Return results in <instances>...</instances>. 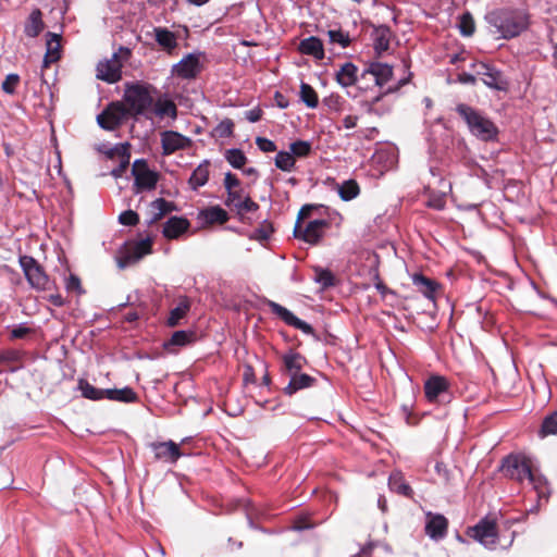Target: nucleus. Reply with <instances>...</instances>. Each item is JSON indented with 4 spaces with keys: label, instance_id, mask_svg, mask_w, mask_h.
<instances>
[{
    "label": "nucleus",
    "instance_id": "obj_19",
    "mask_svg": "<svg viewBox=\"0 0 557 557\" xmlns=\"http://www.w3.org/2000/svg\"><path fill=\"white\" fill-rule=\"evenodd\" d=\"M448 520L441 513H426L425 533L432 540H442L447 534Z\"/></svg>",
    "mask_w": 557,
    "mask_h": 557
},
{
    "label": "nucleus",
    "instance_id": "obj_24",
    "mask_svg": "<svg viewBox=\"0 0 557 557\" xmlns=\"http://www.w3.org/2000/svg\"><path fill=\"white\" fill-rule=\"evenodd\" d=\"M392 37V30L387 25H379L374 27L372 32L373 48L377 55L387 51L389 48V41Z\"/></svg>",
    "mask_w": 557,
    "mask_h": 557
},
{
    "label": "nucleus",
    "instance_id": "obj_6",
    "mask_svg": "<svg viewBox=\"0 0 557 557\" xmlns=\"http://www.w3.org/2000/svg\"><path fill=\"white\" fill-rule=\"evenodd\" d=\"M119 53H124L125 55L131 54V50L125 47H120L117 52L112 54L110 60L100 61L97 64V78L107 82L109 84H114L119 82L122 77V62L119 58Z\"/></svg>",
    "mask_w": 557,
    "mask_h": 557
},
{
    "label": "nucleus",
    "instance_id": "obj_52",
    "mask_svg": "<svg viewBox=\"0 0 557 557\" xmlns=\"http://www.w3.org/2000/svg\"><path fill=\"white\" fill-rule=\"evenodd\" d=\"M150 207L158 211L159 216H163L168 212L176 210V206L163 198H157L150 203Z\"/></svg>",
    "mask_w": 557,
    "mask_h": 557
},
{
    "label": "nucleus",
    "instance_id": "obj_60",
    "mask_svg": "<svg viewBox=\"0 0 557 557\" xmlns=\"http://www.w3.org/2000/svg\"><path fill=\"white\" fill-rule=\"evenodd\" d=\"M256 145L262 152H273L276 150V145L273 140L265 137H257Z\"/></svg>",
    "mask_w": 557,
    "mask_h": 557
},
{
    "label": "nucleus",
    "instance_id": "obj_36",
    "mask_svg": "<svg viewBox=\"0 0 557 557\" xmlns=\"http://www.w3.org/2000/svg\"><path fill=\"white\" fill-rule=\"evenodd\" d=\"M337 193L342 200L350 201L359 195L360 188L355 180H347L337 184Z\"/></svg>",
    "mask_w": 557,
    "mask_h": 557
},
{
    "label": "nucleus",
    "instance_id": "obj_35",
    "mask_svg": "<svg viewBox=\"0 0 557 557\" xmlns=\"http://www.w3.org/2000/svg\"><path fill=\"white\" fill-rule=\"evenodd\" d=\"M190 309V302L188 298L184 297L180 300L178 305L170 311V315L166 320V324L171 327L176 326L180 321L187 314Z\"/></svg>",
    "mask_w": 557,
    "mask_h": 557
},
{
    "label": "nucleus",
    "instance_id": "obj_46",
    "mask_svg": "<svg viewBox=\"0 0 557 557\" xmlns=\"http://www.w3.org/2000/svg\"><path fill=\"white\" fill-rule=\"evenodd\" d=\"M294 158H306L312 151V145L307 140H296L289 145Z\"/></svg>",
    "mask_w": 557,
    "mask_h": 557
},
{
    "label": "nucleus",
    "instance_id": "obj_11",
    "mask_svg": "<svg viewBox=\"0 0 557 557\" xmlns=\"http://www.w3.org/2000/svg\"><path fill=\"white\" fill-rule=\"evenodd\" d=\"M127 115L129 114L124 104L112 102L97 116V123L106 131H114Z\"/></svg>",
    "mask_w": 557,
    "mask_h": 557
},
{
    "label": "nucleus",
    "instance_id": "obj_33",
    "mask_svg": "<svg viewBox=\"0 0 557 557\" xmlns=\"http://www.w3.org/2000/svg\"><path fill=\"white\" fill-rule=\"evenodd\" d=\"M535 490L537 494L539 500L541 499H548L550 490L547 482V479L542 474H536L533 471H531V475L527 479Z\"/></svg>",
    "mask_w": 557,
    "mask_h": 557
},
{
    "label": "nucleus",
    "instance_id": "obj_9",
    "mask_svg": "<svg viewBox=\"0 0 557 557\" xmlns=\"http://www.w3.org/2000/svg\"><path fill=\"white\" fill-rule=\"evenodd\" d=\"M471 66L475 75L481 77L485 86L495 90H505L507 88V79L503 72L497 70L495 66L484 62L472 63Z\"/></svg>",
    "mask_w": 557,
    "mask_h": 557
},
{
    "label": "nucleus",
    "instance_id": "obj_54",
    "mask_svg": "<svg viewBox=\"0 0 557 557\" xmlns=\"http://www.w3.org/2000/svg\"><path fill=\"white\" fill-rule=\"evenodd\" d=\"M20 82V76L15 73L8 74L3 81L1 88L5 94L13 95L16 89V85Z\"/></svg>",
    "mask_w": 557,
    "mask_h": 557
},
{
    "label": "nucleus",
    "instance_id": "obj_28",
    "mask_svg": "<svg viewBox=\"0 0 557 557\" xmlns=\"http://www.w3.org/2000/svg\"><path fill=\"white\" fill-rule=\"evenodd\" d=\"M47 51L44 58V66L47 67L51 63L58 61L60 59V40L61 36L55 33L48 32L47 33Z\"/></svg>",
    "mask_w": 557,
    "mask_h": 557
},
{
    "label": "nucleus",
    "instance_id": "obj_38",
    "mask_svg": "<svg viewBox=\"0 0 557 557\" xmlns=\"http://www.w3.org/2000/svg\"><path fill=\"white\" fill-rule=\"evenodd\" d=\"M275 166L283 172H290L295 168L296 160L292 151L281 150L274 158Z\"/></svg>",
    "mask_w": 557,
    "mask_h": 557
},
{
    "label": "nucleus",
    "instance_id": "obj_20",
    "mask_svg": "<svg viewBox=\"0 0 557 557\" xmlns=\"http://www.w3.org/2000/svg\"><path fill=\"white\" fill-rule=\"evenodd\" d=\"M228 219V213L218 205L201 209L198 212V220L206 225L224 224Z\"/></svg>",
    "mask_w": 557,
    "mask_h": 557
},
{
    "label": "nucleus",
    "instance_id": "obj_30",
    "mask_svg": "<svg viewBox=\"0 0 557 557\" xmlns=\"http://www.w3.org/2000/svg\"><path fill=\"white\" fill-rule=\"evenodd\" d=\"M44 29L42 13L39 9L30 12L25 25L24 33L27 37L35 38Z\"/></svg>",
    "mask_w": 557,
    "mask_h": 557
},
{
    "label": "nucleus",
    "instance_id": "obj_25",
    "mask_svg": "<svg viewBox=\"0 0 557 557\" xmlns=\"http://www.w3.org/2000/svg\"><path fill=\"white\" fill-rule=\"evenodd\" d=\"M298 50L302 54L310 55L317 60L324 59L323 42L319 37L310 36L308 38L302 39L299 42Z\"/></svg>",
    "mask_w": 557,
    "mask_h": 557
},
{
    "label": "nucleus",
    "instance_id": "obj_55",
    "mask_svg": "<svg viewBox=\"0 0 557 557\" xmlns=\"http://www.w3.org/2000/svg\"><path fill=\"white\" fill-rule=\"evenodd\" d=\"M119 222L126 226H134L139 222V215L133 210H125L119 215Z\"/></svg>",
    "mask_w": 557,
    "mask_h": 557
},
{
    "label": "nucleus",
    "instance_id": "obj_62",
    "mask_svg": "<svg viewBox=\"0 0 557 557\" xmlns=\"http://www.w3.org/2000/svg\"><path fill=\"white\" fill-rule=\"evenodd\" d=\"M240 186V181L231 172H227L224 176V187L226 191L234 190Z\"/></svg>",
    "mask_w": 557,
    "mask_h": 557
},
{
    "label": "nucleus",
    "instance_id": "obj_39",
    "mask_svg": "<svg viewBox=\"0 0 557 557\" xmlns=\"http://www.w3.org/2000/svg\"><path fill=\"white\" fill-rule=\"evenodd\" d=\"M314 282L320 284L324 289L335 285V276L329 270L321 267H314Z\"/></svg>",
    "mask_w": 557,
    "mask_h": 557
},
{
    "label": "nucleus",
    "instance_id": "obj_10",
    "mask_svg": "<svg viewBox=\"0 0 557 557\" xmlns=\"http://www.w3.org/2000/svg\"><path fill=\"white\" fill-rule=\"evenodd\" d=\"M502 469L504 473L518 482H523L531 475L529 461L519 455H509L503 459Z\"/></svg>",
    "mask_w": 557,
    "mask_h": 557
},
{
    "label": "nucleus",
    "instance_id": "obj_21",
    "mask_svg": "<svg viewBox=\"0 0 557 557\" xmlns=\"http://www.w3.org/2000/svg\"><path fill=\"white\" fill-rule=\"evenodd\" d=\"M360 79L357 65L351 62L344 63L336 72V82L344 88L354 86Z\"/></svg>",
    "mask_w": 557,
    "mask_h": 557
},
{
    "label": "nucleus",
    "instance_id": "obj_59",
    "mask_svg": "<svg viewBox=\"0 0 557 557\" xmlns=\"http://www.w3.org/2000/svg\"><path fill=\"white\" fill-rule=\"evenodd\" d=\"M32 332V329L26 325V323H20L16 325H13L11 327V338L17 339V338H24Z\"/></svg>",
    "mask_w": 557,
    "mask_h": 557
},
{
    "label": "nucleus",
    "instance_id": "obj_57",
    "mask_svg": "<svg viewBox=\"0 0 557 557\" xmlns=\"http://www.w3.org/2000/svg\"><path fill=\"white\" fill-rule=\"evenodd\" d=\"M137 261H138V259L135 258V255L129 249H127L126 251L122 252L116 258L117 267L120 269H125V268L129 267L131 264H133V263H135Z\"/></svg>",
    "mask_w": 557,
    "mask_h": 557
},
{
    "label": "nucleus",
    "instance_id": "obj_53",
    "mask_svg": "<svg viewBox=\"0 0 557 557\" xmlns=\"http://www.w3.org/2000/svg\"><path fill=\"white\" fill-rule=\"evenodd\" d=\"M273 233L272 224L268 223L267 221H263L262 224L255 230L253 235L251 238L263 242L268 240Z\"/></svg>",
    "mask_w": 557,
    "mask_h": 557
},
{
    "label": "nucleus",
    "instance_id": "obj_45",
    "mask_svg": "<svg viewBox=\"0 0 557 557\" xmlns=\"http://www.w3.org/2000/svg\"><path fill=\"white\" fill-rule=\"evenodd\" d=\"M264 516H265V513H264L263 510H260V509L256 508L252 505H250V506H248L246 508V517H247V521H248L249 528L255 529V530H259V531L264 532V533H271L270 531H268L267 529H264L262 527H259L255 522L256 519L263 518Z\"/></svg>",
    "mask_w": 557,
    "mask_h": 557
},
{
    "label": "nucleus",
    "instance_id": "obj_27",
    "mask_svg": "<svg viewBox=\"0 0 557 557\" xmlns=\"http://www.w3.org/2000/svg\"><path fill=\"white\" fill-rule=\"evenodd\" d=\"M284 371L290 376L301 371L304 366L307 363L306 358L293 350L289 349L286 354L282 356Z\"/></svg>",
    "mask_w": 557,
    "mask_h": 557
},
{
    "label": "nucleus",
    "instance_id": "obj_1",
    "mask_svg": "<svg viewBox=\"0 0 557 557\" xmlns=\"http://www.w3.org/2000/svg\"><path fill=\"white\" fill-rule=\"evenodd\" d=\"M485 20L504 39L517 37L528 27V15L520 10H494L485 15Z\"/></svg>",
    "mask_w": 557,
    "mask_h": 557
},
{
    "label": "nucleus",
    "instance_id": "obj_64",
    "mask_svg": "<svg viewBox=\"0 0 557 557\" xmlns=\"http://www.w3.org/2000/svg\"><path fill=\"white\" fill-rule=\"evenodd\" d=\"M549 41L554 47V61L555 67L557 69V24L549 28Z\"/></svg>",
    "mask_w": 557,
    "mask_h": 557
},
{
    "label": "nucleus",
    "instance_id": "obj_12",
    "mask_svg": "<svg viewBox=\"0 0 557 557\" xmlns=\"http://www.w3.org/2000/svg\"><path fill=\"white\" fill-rule=\"evenodd\" d=\"M330 223L324 219H315L309 221L308 224L304 227L301 225H295L294 227V236L295 238L301 239L308 244L314 245L318 244L319 240L323 237L325 230L329 227Z\"/></svg>",
    "mask_w": 557,
    "mask_h": 557
},
{
    "label": "nucleus",
    "instance_id": "obj_43",
    "mask_svg": "<svg viewBox=\"0 0 557 557\" xmlns=\"http://www.w3.org/2000/svg\"><path fill=\"white\" fill-rule=\"evenodd\" d=\"M153 112L159 117H163V116L176 117V115H177L176 106L171 100L158 101L154 104Z\"/></svg>",
    "mask_w": 557,
    "mask_h": 557
},
{
    "label": "nucleus",
    "instance_id": "obj_32",
    "mask_svg": "<svg viewBox=\"0 0 557 557\" xmlns=\"http://www.w3.org/2000/svg\"><path fill=\"white\" fill-rule=\"evenodd\" d=\"M388 486H389V490L399 494V495H403V496H406V497H411L412 494H413V491L412 488L410 487V485L404 480L403 475L400 472H393L389 478H388Z\"/></svg>",
    "mask_w": 557,
    "mask_h": 557
},
{
    "label": "nucleus",
    "instance_id": "obj_17",
    "mask_svg": "<svg viewBox=\"0 0 557 557\" xmlns=\"http://www.w3.org/2000/svg\"><path fill=\"white\" fill-rule=\"evenodd\" d=\"M193 140L182 135L178 132L174 131H164L161 134V146H162V153L164 156H170L174 153L177 150H184L191 146Z\"/></svg>",
    "mask_w": 557,
    "mask_h": 557
},
{
    "label": "nucleus",
    "instance_id": "obj_42",
    "mask_svg": "<svg viewBox=\"0 0 557 557\" xmlns=\"http://www.w3.org/2000/svg\"><path fill=\"white\" fill-rule=\"evenodd\" d=\"M457 27L463 37H470L473 35L475 25L470 12H465L459 16Z\"/></svg>",
    "mask_w": 557,
    "mask_h": 557
},
{
    "label": "nucleus",
    "instance_id": "obj_34",
    "mask_svg": "<svg viewBox=\"0 0 557 557\" xmlns=\"http://www.w3.org/2000/svg\"><path fill=\"white\" fill-rule=\"evenodd\" d=\"M78 389L84 398L90 400H101L107 398V388H98L86 380L78 381Z\"/></svg>",
    "mask_w": 557,
    "mask_h": 557
},
{
    "label": "nucleus",
    "instance_id": "obj_63",
    "mask_svg": "<svg viewBox=\"0 0 557 557\" xmlns=\"http://www.w3.org/2000/svg\"><path fill=\"white\" fill-rule=\"evenodd\" d=\"M129 159H131V157H125L124 159L119 160L120 163L116 168H114L111 171V175L115 178L122 177L124 172L127 170V168L129 165Z\"/></svg>",
    "mask_w": 557,
    "mask_h": 557
},
{
    "label": "nucleus",
    "instance_id": "obj_22",
    "mask_svg": "<svg viewBox=\"0 0 557 557\" xmlns=\"http://www.w3.org/2000/svg\"><path fill=\"white\" fill-rule=\"evenodd\" d=\"M190 223L183 216H171L163 226L162 234L165 238L174 239L185 233Z\"/></svg>",
    "mask_w": 557,
    "mask_h": 557
},
{
    "label": "nucleus",
    "instance_id": "obj_14",
    "mask_svg": "<svg viewBox=\"0 0 557 557\" xmlns=\"http://www.w3.org/2000/svg\"><path fill=\"white\" fill-rule=\"evenodd\" d=\"M265 305L270 308L271 312L278 317L282 321H284L287 325L293 326L297 330H300L302 333L307 335H313L314 329L312 325L307 323L306 321L296 317L290 310L283 307L282 305L267 299Z\"/></svg>",
    "mask_w": 557,
    "mask_h": 557
},
{
    "label": "nucleus",
    "instance_id": "obj_58",
    "mask_svg": "<svg viewBox=\"0 0 557 557\" xmlns=\"http://www.w3.org/2000/svg\"><path fill=\"white\" fill-rule=\"evenodd\" d=\"M65 288L69 292H76L79 295L85 293V290L82 288L79 277L75 274H70L65 282Z\"/></svg>",
    "mask_w": 557,
    "mask_h": 557
},
{
    "label": "nucleus",
    "instance_id": "obj_47",
    "mask_svg": "<svg viewBox=\"0 0 557 557\" xmlns=\"http://www.w3.org/2000/svg\"><path fill=\"white\" fill-rule=\"evenodd\" d=\"M129 148H131V145L128 143H121V144H116L114 147H112L108 150H104L103 152L110 159L117 158L119 160H122L125 157H131Z\"/></svg>",
    "mask_w": 557,
    "mask_h": 557
},
{
    "label": "nucleus",
    "instance_id": "obj_16",
    "mask_svg": "<svg viewBox=\"0 0 557 557\" xmlns=\"http://www.w3.org/2000/svg\"><path fill=\"white\" fill-rule=\"evenodd\" d=\"M393 75V67L387 63L371 62L361 73V81H372L376 86H384Z\"/></svg>",
    "mask_w": 557,
    "mask_h": 557
},
{
    "label": "nucleus",
    "instance_id": "obj_23",
    "mask_svg": "<svg viewBox=\"0 0 557 557\" xmlns=\"http://www.w3.org/2000/svg\"><path fill=\"white\" fill-rule=\"evenodd\" d=\"M153 35L157 44L168 53H172L178 46L177 36L166 27H153Z\"/></svg>",
    "mask_w": 557,
    "mask_h": 557
},
{
    "label": "nucleus",
    "instance_id": "obj_3",
    "mask_svg": "<svg viewBox=\"0 0 557 557\" xmlns=\"http://www.w3.org/2000/svg\"><path fill=\"white\" fill-rule=\"evenodd\" d=\"M124 100L129 115H147L153 104V98L148 88L140 84L127 86Z\"/></svg>",
    "mask_w": 557,
    "mask_h": 557
},
{
    "label": "nucleus",
    "instance_id": "obj_5",
    "mask_svg": "<svg viewBox=\"0 0 557 557\" xmlns=\"http://www.w3.org/2000/svg\"><path fill=\"white\" fill-rule=\"evenodd\" d=\"M448 380L438 374L431 375L424 382V395L429 403L447 404L451 399Z\"/></svg>",
    "mask_w": 557,
    "mask_h": 557
},
{
    "label": "nucleus",
    "instance_id": "obj_8",
    "mask_svg": "<svg viewBox=\"0 0 557 557\" xmlns=\"http://www.w3.org/2000/svg\"><path fill=\"white\" fill-rule=\"evenodd\" d=\"M132 175L135 178L136 193L153 189L159 180L158 173L148 168L145 159L135 160L132 166Z\"/></svg>",
    "mask_w": 557,
    "mask_h": 557
},
{
    "label": "nucleus",
    "instance_id": "obj_18",
    "mask_svg": "<svg viewBox=\"0 0 557 557\" xmlns=\"http://www.w3.org/2000/svg\"><path fill=\"white\" fill-rule=\"evenodd\" d=\"M450 189L451 185L448 181H440V186L425 185L426 207L434 210H443L446 206V196Z\"/></svg>",
    "mask_w": 557,
    "mask_h": 557
},
{
    "label": "nucleus",
    "instance_id": "obj_13",
    "mask_svg": "<svg viewBox=\"0 0 557 557\" xmlns=\"http://www.w3.org/2000/svg\"><path fill=\"white\" fill-rule=\"evenodd\" d=\"M200 52H191L172 66V73L182 79H195L202 71Z\"/></svg>",
    "mask_w": 557,
    "mask_h": 557
},
{
    "label": "nucleus",
    "instance_id": "obj_2",
    "mask_svg": "<svg viewBox=\"0 0 557 557\" xmlns=\"http://www.w3.org/2000/svg\"><path fill=\"white\" fill-rule=\"evenodd\" d=\"M456 112L466 122L471 135L482 141H495L498 137V127L485 114L466 103H459Z\"/></svg>",
    "mask_w": 557,
    "mask_h": 557
},
{
    "label": "nucleus",
    "instance_id": "obj_41",
    "mask_svg": "<svg viewBox=\"0 0 557 557\" xmlns=\"http://www.w3.org/2000/svg\"><path fill=\"white\" fill-rule=\"evenodd\" d=\"M300 99L301 101L311 109H314L319 104V99L315 90L307 83L300 85Z\"/></svg>",
    "mask_w": 557,
    "mask_h": 557
},
{
    "label": "nucleus",
    "instance_id": "obj_26",
    "mask_svg": "<svg viewBox=\"0 0 557 557\" xmlns=\"http://www.w3.org/2000/svg\"><path fill=\"white\" fill-rule=\"evenodd\" d=\"M315 382V377L306 373L298 372L290 375L288 384L284 387V394L292 396L300 389L311 387Z\"/></svg>",
    "mask_w": 557,
    "mask_h": 557
},
{
    "label": "nucleus",
    "instance_id": "obj_56",
    "mask_svg": "<svg viewBox=\"0 0 557 557\" xmlns=\"http://www.w3.org/2000/svg\"><path fill=\"white\" fill-rule=\"evenodd\" d=\"M188 339H189V333H187L186 331H183V330L176 331L171 336L169 343L165 344V347H168L169 345L184 346L185 344H187Z\"/></svg>",
    "mask_w": 557,
    "mask_h": 557
},
{
    "label": "nucleus",
    "instance_id": "obj_40",
    "mask_svg": "<svg viewBox=\"0 0 557 557\" xmlns=\"http://www.w3.org/2000/svg\"><path fill=\"white\" fill-rule=\"evenodd\" d=\"M224 158L234 169H243L247 162V157L243 150L238 148L227 149L224 153Z\"/></svg>",
    "mask_w": 557,
    "mask_h": 557
},
{
    "label": "nucleus",
    "instance_id": "obj_31",
    "mask_svg": "<svg viewBox=\"0 0 557 557\" xmlns=\"http://www.w3.org/2000/svg\"><path fill=\"white\" fill-rule=\"evenodd\" d=\"M107 399L120 403H135L138 399L137 394L129 386L123 388H107Z\"/></svg>",
    "mask_w": 557,
    "mask_h": 557
},
{
    "label": "nucleus",
    "instance_id": "obj_4",
    "mask_svg": "<svg viewBox=\"0 0 557 557\" xmlns=\"http://www.w3.org/2000/svg\"><path fill=\"white\" fill-rule=\"evenodd\" d=\"M20 265L33 288L46 290L50 288V280L44 268L32 256H21Z\"/></svg>",
    "mask_w": 557,
    "mask_h": 557
},
{
    "label": "nucleus",
    "instance_id": "obj_15",
    "mask_svg": "<svg viewBox=\"0 0 557 557\" xmlns=\"http://www.w3.org/2000/svg\"><path fill=\"white\" fill-rule=\"evenodd\" d=\"M148 446L153 451L156 460L166 463L174 465L183 456L180 445L171 440L166 442H152Z\"/></svg>",
    "mask_w": 557,
    "mask_h": 557
},
{
    "label": "nucleus",
    "instance_id": "obj_7",
    "mask_svg": "<svg viewBox=\"0 0 557 557\" xmlns=\"http://www.w3.org/2000/svg\"><path fill=\"white\" fill-rule=\"evenodd\" d=\"M467 534L490 549L495 547L498 540L496 522L487 517L469 528Z\"/></svg>",
    "mask_w": 557,
    "mask_h": 557
},
{
    "label": "nucleus",
    "instance_id": "obj_51",
    "mask_svg": "<svg viewBox=\"0 0 557 557\" xmlns=\"http://www.w3.org/2000/svg\"><path fill=\"white\" fill-rule=\"evenodd\" d=\"M237 214L243 216L247 212H255L259 209V205L255 202L248 195L235 207Z\"/></svg>",
    "mask_w": 557,
    "mask_h": 557
},
{
    "label": "nucleus",
    "instance_id": "obj_29",
    "mask_svg": "<svg viewBox=\"0 0 557 557\" xmlns=\"http://www.w3.org/2000/svg\"><path fill=\"white\" fill-rule=\"evenodd\" d=\"M209 166L210 161L203 160L191 173L188 185L191 190H197L198 188L205 186L209 181Z\"/></svg>",
    "mask_w": 557,
    "mask_h": 557
},
{
    "label": "nucleus",
    "instance_id": "obj_49",
    "mask_svg": "<svg viewBox=\"0 0 557 557\" xmlns=\"http://www.w3.org/2000/svg\"><path fill=\"white\" fill-rule=\"evenodd\" d=\"M152 246V238L146 237L137 243L129 249L134 255L135 258L140 260L145 255L149 253L151 251Z\"/></svg>",
    "mask_w": 557,
    "mask_h": 557
},
{
    "label": "nucleus",
    "instance_id": "obj_37",
    "mask_svg": "<svg viewBox=\"0 0 557 557\" xmlns=\"http://www.w3.org/2000/svg\"><path fill=\"white\" fill-rule=\"evenodd\" d=\"M413 284L420 288V290L423 293V295L428 298H433V295L435 294L437 289V283L423 274H414L413 275Z\"/></svg>",
    "mask_w": 557,
    "mask_h": 557
},
{
    "label": "nucleus",
    "instance_id": "obj_44",
    "mask_svg": "<svg viewBox=\"0 0 557 557\" xmlns=\"http://www.w3.org/2000/svg\"><path fill=\"white\" fill-rule=\"evenodd\" d=\"M540 435L542 437L548 435H557V410L544 418L541 425Z\"/></svg>",
    "mask_w": 557,
    "mask_h": 557
},
{
    "label": "nucleus",
    "instance_id": "obj_48",
    "mask_svg": "<svg viewBox=\"0 0 557 557\" xmlns=\"http://www.w3.org/2000/svg\"><path fill=\"white\" fill-rule=\"evenodd\" d=\"M330 42L338 44L342 48H347L350 45V37L347 32L339 29H330L327 32Z\"/></svg>",
    "mask_w": 557,
    "mask_h": 557
},
{
    "label": "nucleus",
    "instance_id": "obj_61",
    "mask_svg": "<svg viewBox=\"0 0 557 557\" xmlns=\"http://www.w3.org/2000/svg\"><path fill=\"white\" fill-rule=\"evenodd\" d=\"M243 189H234L231 191H227V198L225 200V205L227 207H236L238 202H240L244 199Z\"/></svg>",
    "mask_w": 557,
    "mask_h": 557
},
{
    "label": "nucleus",
    "instance_id": "obj_50",
    "mask_svg": "<svg viewBox=\"0 0 557 557\" xmlns=\"http://www.w3.org/2000/svg\"><path fill=\"white\" fill-rule=\"evenodd\" d=\"M234 122L231 119H224L214 127V134L220 138H227L233 135Z\"/></svg>",
    "mask_w": 557,
    "mask_h": 557
}]
</instances>
